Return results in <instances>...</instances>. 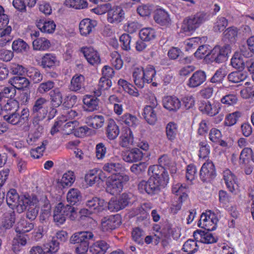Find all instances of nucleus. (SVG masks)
I'll return each instance as SVG.
<instances>
[{"label": "nucleus", "mask_w": 254, "mask_h": 254, "mask_svg": "<svg viewBox=\"0 0 254 254\" xmlns=\"http://www.w3.org/2000/svg\"><path fill=\"white\" fill-rule=\"evenodd\" d=\"M33 125H38L47 117L49 111V100L45 97H38L32 103L31 109Z\"/></svg>", "instance_id": "f03ea898"}, {"label": "nucleus", "mask_w": 254, "mask_h": 254, "mask_svg": "<svg viewBox=\"0 0 254 254\" xmlns=\"http://www.w3.org/2000/svg\"><path fill=\"white\" fill-rule=\"evenodd\" d=\"M216 175L215 166L212 162H205L203 164L199 172L200 179L203 182H210L215 178Z\"/></svg>", "instance_id": "ddd939ff"}, {"label": "nucleus", "mask_w": 254, "mask_h": 254, "mask_svg": "<svg viewBox=\"0 0 254 254\" xmlns=\"http://www.w3.org/2000/svg\"><path fill=\"white\" fill-rule=\"evenodd\" d=\"M57 61V58L54 55L46 54L42 58L41 65L44 68H51L55 65Z\"/></svg>", "instance_id": "a18cd8bd"}, {"label": "nucleus", "mask_w": 254, "mask_h": 254, "mask_svg": "<svg viewBox=\"0 0 254 254\" xmlns=\"http://www.w3.org/2000/svg\"><path fill=\"white\" fill-rule=\"evenodd\" d=\"M77 99V98L76 95H72L71 94H68L64 98L62 103V106L64 108L69 109L76 104Z\"/></svg>", "instance_id": "4d7b16f0"}, {"label": "nucleus", "mask_w": 254, "mask_h": 254, "mask_svg": "<svg viewBox=\"0 0 254 254\" xmlns=\"http://www.w3.org/2000/svg\"><path fill=\"white\" fill-rule=\"evenodd\" d=\"M125 18V13L121 6L112 8V23L118 24Z\"/></svg>", "instance_id": "8fccbe9b"}, {"label": "nucleus", "mask_w": 254, "mask_h": 254, "mask_svg": "<svg viewBox=\"0 0 254 254\" xmlns=\"http://www.w3.org/2000/svg\"><path fill=\"white\" fill-rule=\"evenodd\" d=\"M206 80V72L202 70L195 71L189 78L188 86L190 88H195L202 84Z\"/></svg>", "instance_id": "6ab92c4d"}, {"label": "nucleus", "mask_w": 254, "mask_h": 254, "mask_svg": "<svg viewBox=\"0 0 254 254\" xmlns=\"http://www.w3.org/2000/svg\"><path fill=\"white\" fill-rule=\"evenodd\" d=\"M74 177L72 172L64 173L61 180V183L63 187L70 186L74 181Z\"/></svg>", "instance_id": "052dcab7"}, {"label": "nucleus", "mask_w": 254, "mask_h": 254, "mask_svg": "<svg viewBox=\"0 0 254 254\" xmlns=\"http://www.w3.org/2000/svg\"><path fill=\"white\" fill-rule=\"evenodd\" d=\"M223 179L225 185L230 191L233 192L235 190L234 185L236 183L237 178L230 170H226L223 173Z\"/></svg>", "instance_id": "c756f323"}, {"label": "nucleus", "mask_w": 254, "mask_h": 254, "mask_svg": "<svg viewBox=\"0 0 254 254\" xmlns=\"http://www.w3.org/2000/svg\"><path fill=\"white\" fill-rule=\"evenodd\" d=\"M94 235L90 231H81L74 233L70 238V242L73 244H79L75 249L77 254H84L89 249L90 240H93Z\"/></svg>", "instance_id": "7ed1b4c3"}, {"label": "nucleus", "mask_w": 254, "mask_h": 254, "mask_svg": "<svg viewBox=\"0 0 254 254\" xmlns=\"http://www.w3.org/2000/svg\"><path fill=\"white\" fill-rule=\"evenodd\" d=\"M30 116L28 108H24L20 113L18 111L13 112L3 116V119L12 125L21 126L29 120Z\"/></svg>", "instance_id": "6e6552de"}, {"label": "nucleus", "mask_w": 254, "mask_h": 254, "mask_svg": "<svg viewBox=\"0 0 254 254\" xmlns=\"http://www.w3.org/2000/svg\"><path fill=\"white\" fill-rule=\"evenodd\" d=\"M198 109L203 114L210 117L217 115L220 109L219 103L211 102L207 100H200L198 103Z\"/></svg>", "instance_id": "9b49d317"}, {"label": "nucleus", "mask_w": 254, "mask_h": 254, "mask_svg": "<svg viewBox=\"0 0 254 254\" xmlns=\"http://www.w3.org/2000/svg\"><path fill=\"white\" fill-rule=\"evenodd\" d=\"M108 245L103 241H98L89 247L93 254H104L108 249Z\"/></svg>", "instance_id": "e433bc0d"}, {"label": "nucleus", "mask_w": 254, "mask_h": 254, "mask_svg": "<svg viewBox=\"0 0 254 254\" xmlns=\"http://www.w3.org/2000/svg\"><path fill=\"white\" fill-rule=\"evenodd\" d=\"M34 50L39 51H45L50 46V41L45 38H37L33 41Z\"/></svg>", "instance_id": "58836bf2"}, {"label": "nucleus", "mask_w": 254, "mask_h": 254, "mask_svg": "<svg viewBox=\"0 0 254 254\" xmlns=\"http://www.w3.org/2000/svg\"><path fill=\"white\" fill-rule=\"evenodd\" d=\"M10 82L13 87L18 90L27 87L30 83L27 78L20 76H14L11 79Z\"/></svg>", "instance_id": "f704fd0d"}, {"label": "nucleus", "mask_w": 254, "mask_h": 254, "mask_svg": "<svg viewBox=\"0 0 254 254\" xmlns=\"http://www.w3.org/2000/svg\"><path fill=\"white\" fill-rule=\"evenodd\" d=\"M64 3L67 7L76 9H84L88 6V2L86 0H66Z\"/></svg>", "instance_id": "09e8293b"}, {"label": "nucleus", "mask_w": 254, "mask_h": 254, "mask_svg": "<svg viewBox=\"0 0 254 254\" xmlns=\"http://www.w3.org/2000/svg\"><path fill=\"white\" fill-rule=\"evenodd\" d=\"M97 26L96 20H92L90 19H84L81 21L79 25V29L80 34L86 36L89 35L93 29Z\"/></svg>", "instance_id": "b1692460"}, {"label": "nucleus", "mask_w": 254, "mask_h": 254, "mask_svg": "<svg viewBox=\"0 0 254 254\" xmlns=\"http://www.w3.org/2000/svg\"><path fill=\"white\" fill-rule=\"evenodd\" d=\"M231 64L232 66L238 70L243 71L245 68V62L238 54H235L231 59Z\"/></svg>", "instance_id": "864d4df0"}, {"label": "nucleus", "mask_w": 254, "mask_h": 254, "mask_svg": "<svg viewBox=\"0 0 254 254\" xmlns=\"http://www.w3.org/2000/svg\"><path fill=\"white\" fill-rule=\"evenodd\" d=\"M132 196L133 194L130 192H125L120 195L116 200L112 201V211H118L125 208L130 203Z\"/></svg>", "instance_id": "4468645a"}, {"label": "nucleus", "mask_w": 254, "mask_h": 254, "mask_svg": "<svg viewBox=\"0 0 254 254\" xmlns=\"http://www.w3.org/2000/svg\"><path fill=\"white\" fill-rule=\"evenodd\" d=\"M4 215L5 222L0 228L1 231L11 228L15 220V214L13 210L7 211Z\"/></svg>", "instance_id": "a19ab883"}, {"label": "nucleus", "mask_w": 254, "mask_h": 254, "mask_svg": "<svg viewBox=\"0 0 254 254\" xmlns=\"http://www.w3.org/2000/svg\"><path fill=\"white\" fill-rule=\"evenodd\" d=\"M207 20L206 14L199 12L185 18L182 24L181 29L184 32L194 31Z\"/></svg>", "instance_id": "39448f33"}, {"label": "nucleus", "mask_w": 254, "mask_h": 254, "mask_svg": "<svg viewBox=\"0 0 254 254\" xmlns=\"http://www.w3.org/2000/svg\"><path fill=\"white\" fill-rule=\"evenodd\" d=\"M231 52V47L229 44L216 46L210 52L209 59L212 63L221 64L227 60Z\"/></svg>", "instance_id": "0eeeda50"}, {"label": "nucleus", "mask_w": 254, "mask_h": 254, "mask_svg": "<svg viewBox=\"0 0 254 254\" xmlns=\"http://www.w3.org/2000/svg\"><path fill=\"white\" fill-rule=\"evenodd\" d=\"M223 34L226 40H228L231 43H235L237 37L238 30L236 27H230L224 31Z\"/></svg>", "instance_id": "5fc2aeb1"}, {"label": "nucleus", "mask_w": 254, "mask_h": 254, "mask_svg": "<svg viewBox=\"0 0 254 254\" xmlns=\"http://www.w3.org/2000/svg\"><path fill=\"white\" fill-rule=\"evenodd\" d=\"M142 72L144 76V83H151L156 75V71L153 66L148 65L145 67H143Z\"/></svg>", "instance_id": "49530a36"}, {"label": "nucleus", "mask_w": 254, "mask_h": 254, "mask_svg": "<svg viewBox=\"0 0 254 254\" xmlns=\"http://www.w3.org/2000/svg\"><path fill=\"white\" fill-rule=\"evenodd\" d=\"M55 86V82L52 80H48L40 83L37 88V92L40 94H44L49 91Z\"/></svg>", "instance_id": "e2e57ef3"}, {"label": "nucleus", "mask_w": 254, "mask_h": 254, "mask_svg": "<svg viewBox=\"0 0 254 254\" xmlns=\"http://www.w3.org/2000/svg\"><path fill=\"white\" fill-rule=\"evenodd\" d=\"M133 142V136L131 131L129 129V133L125 134L121 136L120 145L123 147H128Z\"/></svg>", "instance_id": "69168bd1"}, {"label": "nucleus", "mask_w": 254, "mask_h": 254, "mask_svg": "<svg viewBox=\"0 0 254 254\" xmlns=\"http://www.w3.org/2000/svg\"><path fill=\"white\" fill-rule=\"evenodd\" d=\"M172 192L179 196L178 201L179 203H182L187 199L188 195L187 194L188 189L186 185L183 186L182 184H177L173 186L172 189Z\"/></svg>", "instance_id": "c85d7f7f"}, {"label": "nucleus", "mask_w": 254, "mask_h": 254, "mask_svg": "<svg viewBox=\"0 0 254 254\" xmlns=\"http://www.w3.org/2000/svg\"><path fill=\"white\" fill-rule=\"evenodd\" d=\"M26 75L34 83H39L43 77L39 70L34 67L29 68L26 71Z\"/></svg>", "instance_id": "79ce46f5"}, {"label": "nucleus", "mask_w": 254, "mask_h": 254, "mask_svg": "<svg viewBox=\"0 0 254 254\" xmlns=\"http://www.w3.org/2000/svg\"><path fill=\"white\" fill-rule=\"evenodd\" d=\"M85 78L81 74H75L71 79L69 89L70 91L77 92L84 89Z\"/></svg>", "instance_id": "a878e982"}, {"label": "nucleus", "mask_w": 254, "mask_h": 254, "mask_svg": "<svg viewBox=\"0 0 254 254\" xmlns=\"http://www.w3.org/2000/svg\"><path fill=\"white\" fill-rule=\"evenodd\" d=\"M20 197L16 190L10 189L6 194V202L9 206L15 207L19 202Z\"/></svg>", "instance_id": "ea45409f"}, {"label": "nucleus", "mask_w": 254, "mask_h": 254, "mask_svg": "<svg viewBox=\"0 0 254 254\" xmlns=\"http://www.w3.org/2000/svg\"><path fill=\"white\" fill-rule=\"evenodd\" d=\"M2 30L0 33V45L3 46L10 40L9 34L11 31V28L10 26H7Z\"/></svg>", "instance_id": "13d9d810"}, {"label": "nucleus", "mask_w": 254, "mask_h": 254, "mask_svg": "<svg viewBox=\"0 0 254 254\" xmlns=\"http://www.w3.org/2000/svg\"><path fill=\"white\" fill-rule=\"evenodd\" d=\"M227 73L225 68L221 67L216 70L213 75L209 79V82L215 85L222 83Z\"/></svg>", "instance_id": "72a5a7b5"}, {"label": "nucleus", "mask_w": 254, "mask_h": 254, "mask_svg": "<svg viewBox=\"0 0 254 254\" xmlns=\"http://www.w3.org/2000/svg\"><path fill=\"white\" fill-rule=\"evenodd\" d=\"M129 180L127 175H113L112 172V195H119Z\"/></svg>", "instance_id": "f8f14e48"}, {"label": "nucleus", "mask_w": 254, "mask_h": 254, "mask_svg": "<svg viewBox=\"0 0 254 254\" xmlns=\"http://www.w3.org/2000/svg\"><path fill=\"white\" fill-rule=\"evenodd\" d=\"M33 125L36 130L33 132L29 133L27 137V142L29 145H32L41 136L43 129L42 126H41L40 124L38 125Z\"/></svg>", "instance_id": "37998d69"}, {"label": "nucleus", "mask_w": 254, "mask_h": 254, "mask_svg": "<svg viewBox=\"0 0 254 254\" xmlns=\"http://www.w3.org/2000/svg\"><path fill=\"white\" fill-rule=\"evenodd\" d=\"M36 26L42 32L51 34L55 30L56 25L53 20L39 19L36 21Z\"/></svg>", "instance_id": "4be33fe9"}, {"label": "nucleus", "mask_w": 254, "mask_h": 254, "mask_svg": "<svg viewBox=\"0 0 254 254\" xmlns=\"http://www.w3.org/2000/svg\"><path fill=\"white\" fill-rule=\"evenodd\" d=\"M147 164L145 162H140L138 164H133L130 167L131 172L136 175H142L145 171Z\"/></svg>", "instance_id": "bf43d9fd"}, {"label": "nucleus", "mask_w": 254, "mask_h": 254, "mask_svg": "<svg viewBox=\"0 0 254 254\" xmlns=\"http://www.w3.org/2000/svg\"><path fill=\"white\" fill-rule=\"evenodd\" d=\"M242 113L239 111L229 114L226 118L225 125L228 126H233L237 123Z\"/></svg>", "instance_id": "680f3d73"}, {"label": "nucleus", "mask_w": 254, "mask_h": 254, "mask_svg": "<svg viewBox=\"0 0 254 254\" xmlns=\"http://www.w3.org/2000/svg\"><path fill=\"white\" fill-rule=\"evenodd\" d=\"M44 248L48 254L57 252L60 248V242L57 241L53 237L44 245Z\"/></svg>", "instance_id": "3c124183"}, {"label": "nucleus", "mask_w": 254, "mask_h": 254, "mask_svg": "<svg viewBox=\"0 0 254 254\" xmlns=\"http://www.w3.org/2000/svg\"><path fill=\"white\" fill-rule=\"evenodd\" d=\"M12 48L13 51L17 53H20L26 51L29 46L23 40L19 39L13 42Z\"/></svg>", "instance_id": "6e6d98bb"}, {"label": "nucleus", "mask_w": 254, "mask_h": 254, "mask_svg": "<svg viewBox=\"0 0 254 254\" xmlns=\"http://www.w3.org/2000/svg\"><path fill=\"white\" fill-rule=\"evenodd\" d=\"M102 94L100 91H94V95H86L83 98V109L88 112H94L99 109V100L97 97Z\"/></svg>", "instance_id": "1a4fd4ad"}, {"label": "nucleus", "mask_w": 254, "mask_h": 254, "mask_svg": "<svg viewBox=\"0 0 254 254\" xmlns=\"http://www.w3.org/2000/svg\"><path fill=\"white\" fill-rule=\"evenodd\" d=\"M120 121L127 126L135 128L138 124L137 118L133 115L127 113L121 117Z\"/></svg>", "instance_id": "de8ad7c7"}, {"label": "nucleus", "mask_w": 254, "mask_h": 254, "mask_svg": "<svg viewBox=\"0 0 254 254\" xmlns=\"http://www.w3.org/2000/svg\"><path fill=\"white\" fill-rule=\"evenodd\" d=\"M67 202L72 205L77 204L82 200V195L80 191L77 189H71L66 195Z\"/></svg>", "instance_id": "7c9ffc66"}, {"label": "nucleus", "mask_w": 254, "mask_h": 254, "mask_svg": "<svg viewBox=\"0 0 254 254\" xmlns=\"http://www.w3.org/2000/svg\"><path fill=\"white\" fill-rule=\"evenodd\" d=\"M155 21L160 26L169 27L172 21L167 11L162 8L157 9L153 16Z\"/></svg>", "instance_id": "a211bd4d"}, {"label": "nucleus", "mask_w": 254, "mask_h": 254, "mask_svg": "<svg viewBox=\"0 0 254 254\" xmlns=\"http://www.w3.org/2000/svg\"><path fill=\"white\" fill-rule=\"evenodd\" d=\"M147 173L149 179L147 181H140L138 185V189L140 192H146L150 196L157 195L169 183L168 173H165L162 168L156 166H149Z\"/></svg>", "instance_id": "f257e3e1"}, {"label": "nucleus", "mask_w": 254, "mask_h": 254, "mask_svg": "<svg viewBox=\"0 0 254 254\" xmlns=\"http://www.w3.org/2000/svg\"><path fill=\"white\" fill-rule=\"evenodd\" d=\"M131 36L128 34H123L120 37V41L122 44V48L128 51L130 50Z\"/></svg>", "instance_id": "774afa93"}, {"label": "nucleus", "mask_w": 254, "mask_h": 254, "mask_svg": "<svg viewBox=\"0 0 254 254\" xmlns=\"http://www.w3.org/2000/svg\"><path fill=\"white\" fill-rule=\"evenodd\" d=\"M163 106L170 111H176L181 107V101L175 96H167L163 100Z\"/></svg>", "instance_id": "393cba45"}, {"label": "nucleus", "mask_w": 254, "mask_h": 254, "mask_svg": "<svg viewBox=\"0 0 254 254\" xmlns=\"http://www.w3.org/2000/svg\"><path fill=\"white\" fill-rule=\"evenodd\" d=\"M111 67L108 65H105L102 68V77L100 78L99 83L100 90H108L111 86V74L110 72Z\"/></svg>", "instance_id": "412c9836"}, {"label": "nucleus", "mask_w": 254, "mask_h": 254, "mask_svg": "<svg viewBox=\"0 0 254 254\" xmlns=\"http://www.w3.org/2000/svg\"><path fill=\"white\" fill-rule=\"evenodd\" d=\"M158 110L152 108L150 106H145L142 116L145 121L150 125H154L157 121V112Z\"/></svg>", "instance_id": "cd10ccee"}, {"label": "nucleus", "mask_w": 254, "mask_h": 254, "mask_svg": "<svg viewBox=\"0 0 254 254\" xmlns=\"http://www.w3.org/2000/svg\"><path fill=\"white\" fill-rule=\"evenodd\" d=\"M143 156V153L140 149L134 148L127 151L123 156V159L127 162H134L141 160Z\"/></svg>", "instance_id": "bb28decb"}, {"label": "nucleus", "mask_w": 254, "mask_h": 254, "mask_svg": "<svg viewBox=\"0 0 254 254\" xmlns=\"http://www.w3.org/2000/svg\"><path fill=\"white\" fill-rule=\"evenodd\" d=\"M132 240L137 244H143V231L140 228L136 227L134 228L131 233Z\"/></svg>", "instance_id": "0e129e2a"}, {"label": "nucleus", "mask_w": 254, "mask_h": 254, "mask_svg": "<svg viewBox=\"0 0 254 254\" xmlns=\"http://www.w3.org/2000/svg\"><path fill=\"white\" fill-rule=\"evenodd\" d=\"M34 227V223L32 222H28L25 219H21L17 223V226L15 228L17 233L25 234L32 230Z\"/></svg>", "instance_id": "473e14b6"}, {"label": "nucleus", "mask_w": 254, "mask_h": 254, "mask_svg": "<svg viewBox=\"0 0 254 254\" xmlns=\"http://www.w3.org/2000/svg\"><path fill=\"white\" fill-rule=\"evenodd\" d=\"M228 25V20L224 17H218L214 23L213 31L215 32L220 33L223 31Z\"/></svg>", "instance_id": "603ef678"}, {"label": "nucleus", "mask_w": 254, "mask_h": 254, "mask_svg": "<svg viewBox=\"0 0 254 254\" xmlns=\"http://www.w3.org/2000/svg\"><path fill=\"white\" fill-rule=\"evenodd\" d=\"M218 221L214 213L211 215L202 213L198 223V226L207 231H212L216 229Z\"/></svg>", "instance_id": "9d476101"}, {"label": "nucleus", "mask_w": 254, "mask_h": 254, "mask_svg": "<svg viewBox=\"0 0 254 254\" xmlns=\"http://www.w3.org/2000/svg\"><path fill=\"white\" fill-rule=\"evenodd\" d=\"M139 37L145 42H149L155 39L156 34L155 30L151 28L142 29L139 33Z\"/></svg>", "instance_id": "c03bdc74"}, {"label": "nucleus", "mask_w": 254, "mask_h": 254, "mask_svg": "<svg viewBox=\"0 0 254 254\" xmlns=\"http://www.w3.org/2000/svg\"><path fill=\"white\" fill-rule=\"evenodd\" d=\"M110 201L106 202L103 199H101L98 197H93L86 202V206L89 209L92 210L93 213L99 212L106 208L110 209Z\"/></svg>", "instance_id": "dca6fc26"}, {"label": "nucleus", "mask_w": 254, "mask_h": 254, "mask_svg": "<svg viewBox=\"0 0 254 254\" xmlns=\"http://www.w3.org/2000/svg\"><path fill=\"white\" fill-rule=\"evenodd\" d=\"M247 77V73L244 71L231 72L228 75L227 78L229 82L237 83L244 80Z\"/></svg>", "instance_id": "4c0bfd02"}, {"label": "nucleus", "mask_w": 254, "mask_h": 254, "mask_svg": "<svg viewBox=\"0 0 254 254\" xmlns=\"http://www.w3.org/2000/svg\"><path fill=\"white\" fill-rule=\"evenodd\" d=\"M50 97L51 102L53 107L50 112V116L53 118L57 112L55 108L59 107L61 105H62L63 97L62 92L58 88H55L50 91ZM50 118L51 117H50Z\"/></svg>", "instance_id": "2eb2a0df"}, {"label": "nucleus", "mask_w": 254, "mask_h": 254, "mask_svg": "<svg viewBox=\"0 0 254 254\" xmlns=\"http://www.w3.org/2000/svg\"><path fill=\"white\" fill-rule=\"evenodd\" d=\"M99 180L105 182L107 186L106 190L108 192L111 193V179L109 176L105 175V172L98 173V170L93 169L90 170L85 176V181L90 186H92Z\"/></svg>", "instance_id": "423d86ee"}, {"label": "nucleus", "mask_w": 254, "mask_h": 254, "mask_svg": "<svg viewBox=\"0 0 254 254\" xmlns=\"http://www.w3.org/2000/svg\"><path fill=\"white\" fill-rule=\"evenodd\" d=\"M29 237L25 234L17 233L12 241L11 249L15 254H18L22 251V248L25 246Z\"/></svg>", "instance_id": "f3484780"}, {"label": "nucleus", "mask_w": 254, "mask_h": 254, "mask_svg": "<svg viewBox=\"0 0 254 254\" xmlns=\"http://www.w3.org/2000/svg\"><path fill=\"white\" fill-rule=\"evenodd\" d=\"M209 232L197 230L193 232V236L195 239H199V241L203 243L212 244L216 242L217 239Z\"/></svg>", "instance_id": "5701e85b"}, {"label": "nucleus", "mask_w": 254, "mask_h": 254, "mask_svg": "<svg viewBox=\"0 0 254 254\" xmlns=\"http://www.w3.org/2000/svg\"><path fill=\"white\" fill-rule=\"evenodd\" d=\"M143 67H136L134 68L132 72V78L134 84L140 88L144 86V76L143 74Z\"/></svg>", "instance_id": "2f4dec72"}, {"label": "nucleus", "mask_w": 254, "mask_h": 254, "mask_svg": "<svg viewBox=\"0 0 254 254\" xmlns=\"http://www.w3.org/2000/svg\"><path fill=\"white\" fill-rule=\"evenodd\" d=\"M68 215L70 220L75 219L77 216L75 208L69 205H64L62 202L58 203L54 212V221L58 225L63 224Z\"/></svg>", "instance_id": "20e7f679"}, {"label": "nucleus", "mask_w": 254, "mask_h": 254, "mask_svg": "<svg viewBox=\"0 0 254 254\" xmlns=\"http://www.w3.org/2000/svg\"><path fill=\"white\" fill-rule=\"evenodd\" d=\"M80 51L83 53L84 56L90 64L95 65L100 64V58L99 55L97 51L95 50L92 47H82L81 48Z\"/></svg>", "instance_id": "aec40b11"}, {"label": "nucleus", "mask_w": 254, "mask_h": 254, "mask_svg": "<svg viewBox=\"0 0 254 254\" xmlns=\"http://www.w3.org/2000/svg\"><path fill=\"white\" fill-rule=\"evenodd\" d=\"M178 133V126L174 122H169L166 127V134L167 139L173 142Z\"/></svg>", "instance_id": "c9c22d12"}, {"label": "nucleus", "mask_w": 254, "mask_h": 254, "mask_svg": "<svg viewBox=\"0 0 254 254\" xmlns=\"http://www.w3.org/2000/svg\"><path fill=\"white\" fill-rule=\"evenodd\" d=\"M19 109L18 102L12 99H8L7 103L3 106V110L6 112H16Z\"/></svg>", "instance_id": "338daca9"}]
</instances>
